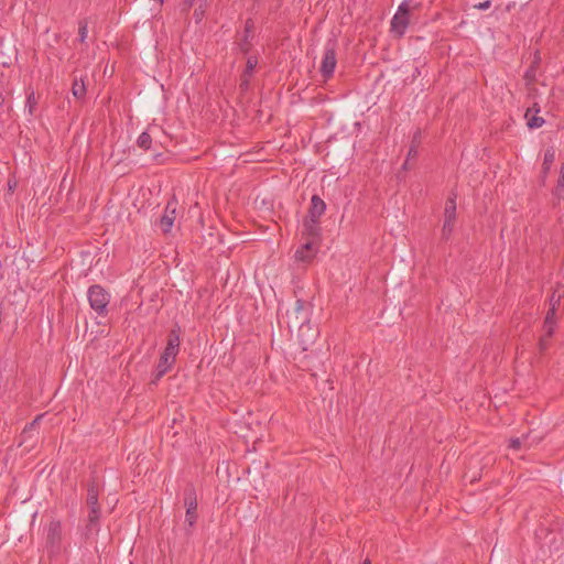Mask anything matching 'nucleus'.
Masks as SVG:
<instances>
[{
    "instance_id": "obj_1",
    "label": "nucleus",
    "mask_w": 564,
    "mask_h": 564,
    "mask_svg": "<svg viewBox=\"0 0 564 564\" xmlns=\"http://www.w3.org/2000/svg\"><path fill=\"white\" fill-rule=\"evenodd\" d=\"M99 497V486L96 482L95 478H93L87 484V497L86 505L89 509L87 524L85 528V534L88 536L89 534L98 533L99 531V521L101 517V509L98 502Z\"/></svg>"
},
{
    "instance_id": "obj_2",
    "label": "nucleus",
    "mask_w": 564,
    "mask_h": 564,
    "mask_svg": "<svg viewBox=\"0 0 564 564\" xmlns=\"http://www.w3.org/2000/svg\"><path fill=\"white\" fill-rule=\"evenodd\" d=\"M311 304L299 299L292 311L286 312V323L290 329L301 330L310 323Z\"/></svg>"
},
{
    "instance_id": "obj_3",
    "label": "nucleus",
    "mask_w": 564,
    "mask_h": 564,
    "mask_svg": "<svg viewBox=\"0 0 564 564\" xmlns=\"http://www.w3.org/2000/svg\"><path fill=\"white\" fill-rule=\"evenodd\" d=\"M88 302L99 316L108 314V305L110 303V294L99 284H93L87 291Z\"/></svg>"
},
{
    "instance_id": "obj_4",
    "label": "nucleus",
    "mask_w": 564,
    "mask_h": 564,
    "mask_svg": "<svg viewBox=\"0 0 564 564\" xmlns=\"http://www.w3.org/2000/svg\"><path fill=\"white\" fill-rule=\"evenodd\" d=\"M184 506L186 508L185 513V523L188 525L186 529L187 533H191V530L195 525L198 513H197V494L195 486L193 484H187L184 488Z\"/></svg>"
},
{
    "instance_id": "obj_5",
    "label": "nucleus",
    "mask_w": 564,
    "mask_h": 564,
    "mask_svg": "<svg viewBox=\"0 0 564 564\" xmlns=\"http://www.w3.org/2000/svg\"><path fill=\"white\" fill-rule=\"evenodd\" d=\"M337 41L336 39H329L325 45L324 56L321 64V73L325 79L333 76L337 65L336 57Z\"/></svg>"
},
{
    "instance_id": "obj_6",
    "label": "nucleus",
    "mask_w": 564,
    "mask_h": 564,
    "mask_svg": "<svg viewBox=\"0 0 564 564\" xmlns=\"http://www.w3.org/2000/svg\"><path fill=\"white\" fill-rule=\"evenodd\" d=\"M411 9L408 2H402L392 18L391 30L398 35H403L410 23Z\"/></svg>"
},
{
    "instance_id": "obj_7",
    "label": "nucleus",
    "mask_w": 564,
    "mask_h": 564,
    "mask_svg": "<svg viewBox=\"0 0 564 564\" xmlns=\"http://www.w3.org/2000/svg\"><path fill=\"white\" fill-rule=\"evenodd\" d=\"M176 205L177 202L175 199L169 200L163 215L159 219V226L163 234H169L172 229L176 218Z\"/></svg>"
},
{
    "instance_id": "obj_8",
    "label": "nucleus",
    "mask_w": 564,
    "mask_h": 564,
    "mask_svg": "<svg viewBox=\"0 0 564 564\" xmlns=\"http://www.w3.org/2000/svg\"><path fill=\"white\" fill-rule=\"evenodd\" d=\"M319 241L304 239L303 245L296 250L295 259L301 262H310L317 252Z\"/></svg>"
},
{
    "instance_id": "obj_9",
    "label": "nucleus",
    "mask_w": 564,
    "mask_h": 564,
    "mask_svg": "<svg viewBox=\"0 0 564 564\" xmlns=\"http://www.w3.org/2000/svg\"><path fill=\"white\" fill-rule=\"evenodd\" d=\"M181 345V327L178 324H175L173 328L170 330L167 335L166 346L163 351L165 355H174L177 356L180 351Z\"/></svg>"
},
{
    "instance_id": "obj_10",
    "label": "nucleus",
    "mask_w": 564,
    "mask_h": 564,
    "mask_svg": "<svg viewBox=\"0 0 564 564\" xmlns=\"http://www.w3.org/2000/svg\"><path fill=\"white\" fill-rule=\"evenodd\" d=\"M176 356L174 355H165V351H163L160 356L159 364L156 366V369L153 373V383H156L175 364Z\"/></svg>"
},
{
    "instance_id": "obj_11",
    "label": "nucleus",
    "mask_w": 564,
    "mask_h": 564,
    "mask_svg": "<svg viewBox=\"0 0 564 564\" xmlns=\"http://www.w3.org/2000/svg\"><path fill=\"white\" fill-rule=\"evenodd\" d=\"M319 224H321L319 220H315V219L311 220V218L304 217L302 238L321 241L322 228H321Z\"/></svg>"
},
{
    "instance_id": "obj_12",
    "label": "nucleus",
    "mask_w": 564,
    "mask_h": 564,
    "mask_svg": "<svg viewBox=\"0 0 564 564\" xmlns=\"http://www.w3.org/2000/svg\"><path fill=\"white\" fill-rule=\"evenodd\" d=\"M62 541V524L59 521H51L46 535V543L53 550H58Z\"/></svg>"
},
{
    "instance_id": "obj_13",
    "label": "nucleus",
    "mask_w": 564,
    "mask_h": 564,
    "mask_svg": "<svg viewBox=\"0 0 564 564\" xmlns=\"http://www.w3.org/2000/svg\"><path fill=\"white\" fill-rule=\"evenodd\" d=\"M325 202L318 195H313L311 198L307 215L305 217L311 218V220H319L321 216L325 213Z\"/></svg>"
},
{
    "instance_id": "obj_14",
    "label": "nucleus",
    "mask_w": 564,
    "mask_h": 564,
    "mask_svg": "<svg viewBox=\"0 0 564 564\" xmlns=\"http://www.w3.org/2000/svg\"><path fill=\"white\" fill-rule=\"evenodd\" d=\"M542 57L540 48H536L533 53V59L525 70L523 78L525 79L527 85H532L536 79V70L540 67Z\"/></svg>"
},
{
    "instance_id": "obj_15",
    "label": "nucleus",
    "mask_w": 564,
    "mask_h": 564,
    "mask_svg": "<svg viewBox=\"0 0 564 564\" xmlns=\"http://www.w3.org/2000/svg\"><path fill=\"white\" fill-rule=\"evenodd\" d=\"M420 145H421V130L419 129L414 132V134L412 137L411 144H410L408 155H406V160L402 166L403 170H408L410 161L416 159Z\"/></svg>"
},
{
    "instance_id": "obj_16",
    "label": "nucleus",
    "mask_w": 564,
    "mask_h": 564,
    "mask_svg": "<svg viewBox=\"0 0 564 564\" xmlns=\"http://www.w3.org/2000/svg\"><path fill=\"white\" fill-rule=\"evenodd\" d=\"M556 308L550 307L546 312L544 323H543V330L546 333V336L552 337L555 330V323H556Z\"/></svg>"
},
{
    "instance_id": "obj_17",
    "label": "nucleus",
    "mask_w": 564,
    "mask_h": 564,
    "mask_svg": "<svg viewBox=\"0 0 564 564\" xmlns=\"http://www.w3.org/2000/svg\"><path fill=\"white\" fill-rule=\"evenodd\" d=\"M259 63V53L251 54L247 57L246 67L242 72L243 83L247 82L248 78H252L254 68Z\"/></svg>"
},
{
    "instance_id": "obj_18",
    "label": "nucleus",
    "mask_w": 564,
    "mask_h": 564,
    "mask_svg": "<svg viewBox=\"0 0 564 564\" xmlns=\"http://www.w3.org/2000/svg\"><path fill=\"white\" fill-rule=\"evenodd\" d=\"M456 193H452L445 204L444 219L456 220Z\"/></svg>"
},
{
    "instance_id": "obj_19",
    "label": "nucleus",
    "mask_w": 564,
    "mask_h": 564,
    "mask_svg": "<svg viewBox=\"0 0 564 564\" xmlns=\"http://www.w3.org/2000/svg\"><path fill=\"white\" fill-rule=\"evenodd\" d=\"M86 86L84 83V79L80 77H74L73 85H72V93L73 96L77 99H82L86 96Z\"/></svg>"
},
{
    "instance_id": "obj_20",
    "label": "nucleus",
    "mask_w": 564,
    "mask_h": 564,
    "mask_svg": "<svg viewBox=\"0 0 564 564\" xmlns=\"http://www.w3.org/2000/svg\"><path fill=\"white\" fill-rule=\"evenodd\" d=\"M554 160H555V151L552 148H550L544 153V160H543V163H542V174H543V177H545L546 174L550 172L551 166H552Z\"/></svg>"
},
{
    "instance_id": "obj_21",
    "label": "nucleus",
    "mask_w": 564,
    "mask_h": 564,
    "mask_svg": "<svg viewBox=\"0 0 564 564\" xmlns=\"http://www.w3.org/2000/svg\"><path fill=\"white\" fill-rule=\"evenodd\" d=\"M564 194V162L561 165L560 169V176L557 180V185L555 189L553 191V195L556 196L558 199L563 197Z\"/></svg>"
},
{
    "instance_id": "obj_22",
    "label": "nucleus",
    "mask_w": 564,
    "mask_h": 564,
    "mask_svg": "<svg viewBox=\"0 0 564 564\" xmlns=\"http://www.w3.org/2000/svg\"><path fill=\"white\" fill-rule=\"evenodd\" d=\"M43 417V414H39L34 417V420L32 422H30L29 424L25 425V427L23 429L22 431V434L21 436L23 437V441L26 440V436L34 430L39 426L41 420Z\"/></svg>"
},
{
    "instance_id": "obj_23",
    "label": "nucleus",
    "mask_w": 564,
    "mask_h": 564,
    "mask_svg": "<svg viewBox=\"0 0 564 564\" xmlns=\"http://www.w3.org/2000/svg\"><path fill=\"white\" fill-rule=\"evenodd\" d=\"M236 44L239 52L248 56L251 55L252 43L249 41V37H242Z\"/></svg>"
},
{
    "instance_id": "obj_24",
    "label": "nucleus",
    "mask_w": 564,
    "mask_h": 564,
    "mask_svg": "<svg viewBox=\"0 0 564 564\" xmlns=\"http://www.w3.org/2000/svg\"><path fill=\"white\" fill-rule=\"evenodd\" d=\"M455 221L444 219L443 228H442V239L448 240L453 229H454Z\"/></svg>"
},
{
    "instance_id": "obj_25",
    "label": "nucleus",
    "mask_w": 564,
    "mask_h": 564,
    "mask_svg": "<svg viewBox=\"0 0 564 564\" xmlns=\"http://www.w3.org/2000/svg\"><path fill=\"white\" fill-rule=\"evenodd\" d=\"M137 143L141 149L148 150L151 147L152 138L148 132H142L139 135Z\"/></svg>"
},
{
    "instance_id": "obj_26",
    "label": "nucleus",
    "mask_w": 564,
    "mask_h": 564,
    "mask_svg": "<svg viewBox=\"0 0 564 564\" xmlns=\"http://www.w3.org/2000/svg\"><path fill=\"white\" fill-rule=\"evenodd\" d=\"M544 123L545 120L536 115H533L532 117H529V119H527V126L529 127V129L541 128Z\"/></svg>"
},
{
    "instance_id": "obj_27",
    "label": "nucleus",
    "mask_w": 564,
    "mask_h": 564,
    "mask_svg": "<svg viewBox=\"0 0 564 564\" xmlns=\"http://www.w3.org/2000/svg\"><path fill=\"white\" fill-rule=\"evenodd\" d=\"M551 339V337L546 336V333L544 332V334L540 337V340H539V350L541 354H543L547 347H549V340Z\"/></svg>"
},
{
    "instance_id": "obj_28",
    "label": "nucleus",
    "mask_w": 564,
    "mask_h": 564,
    "mask_svg": "<svg viewBox=\"0 0 564 564\" xmlns=\"http://www.w3.org/2000/svg\"><path fill=\"white\" fill-rule=\"evenodd\" d=\"M26 106L29 107V112L32 115L34 107L36 106V99L34 91L30 93L26 97Z\"/></svg>"
},
{
    "instance_id": "obj_29",
    "label": "nucleus",
    "mask_w": 564,
    "mask_h": 564,
    "mask_svg": "<svg viewBox=\"0 0 564 564\" xmlns=\"http://www.w3.org/2000/svg\"><path fill=\"white\" fill-rule=\"evenodd\" d=\"M561 299H562V294H556V292H553L550 297V307H553V305H554V308L557 310L561 305Z\"/></svg>"
},
{
    "instance_id": "obj_30",
    "label": "nucleus",
    "mask_w": 564,
    "mask_h": 564,
    "mask_svg": "<svg viewBox=\"0 0 564 564\" xmlns=\"http://www.w3.org/2000/svg\"><path fill=\"white\" fill-rule=\"evenodd\" d=\"M532 112H533L534 115H536V113H539V112H540V106H539V104H538V102H534L532 107H530V108H528V109H527V111H525V113H524V118H525V119H529V113H532Z\"/></svg>"
},
{
    "instance_id": "obj_31",
    "label": "nucleus",
    "mask_w": 564,
    "mask_h": 564,
    "mask_svg": "<svg viewBox=\"0 0 564 564\" xmlns=\"http://www.w3.org/2000/svg\"><path fill=\"white\" fill-rule=\"evenodd\" d=\"M87 32H88L87 22L85 20L79 21V24H78V35H87Z\"/></svg>"
},
{
    "instance_id": "obj_32",
    "label": "nucleus",
    "mask_w": 564,
    "mask_h": 564,
    "mask_svg": "<svg viewBox=\"0 0 564 564\" xmlns=\"http://www.w3.org/2000/svg\"><path fill=\"white\" fill-rule=\"evenodd\" d=\"M521 441L520 438L516 437V438H511L510 442H509V447L514 449V451H519L521 448Z\"/></svg>"
},
{
    "instance_id": "obj_33",
    "label": "nucleus",
    "mask_w": 564,
    "mask_h": 564,
    "mask_svg": "<svg viewBox=\"0 0 564 564\" xmlns=\"http://www.w3.org/2000/svg\"><path fill=\"white\" fill-rule=\"evenodd\" d=\"M491 6V1L490 0H485L482 2H479L477 4H475L474 7L478 10H487L489 9Z\"/></svg>"
},
{
    "instance_id": "obj_34",
    "label": "nucleus",
    "mask_w": 564,
    "mask_h": 564,
    "mask_svg": "<svg viewBox=\"0 0 564 564\" xmlns=\"http://www.w3.org/2000/svg\"><path fill=\"white\" fill-rule=\"evenodd\" d=\"M251 78H248L246 83H243V75H240V88L242 90H247L249 88Z\"/></svg>"
},
{
    "instance_id": "obj_35",
    "label": "nucleus",
    "mask_w": 564,
    "mask_h": 564,
    "mask_svg": "<svg viewBox=\"0 0 564 564\" xmlns=\"http://www.w3.org/2000/svg\"><path fill=\"white\" fill-rule=\"evenodd\" d=\"M194 2H195V0H184V6L186 8H191V7H193Z\"/></svg>"
},
{
    "instance_id": "obj_36",
    "label": "nucleus",
    "mask_w": 564,
    "mask_h": 564,
    "mask_svg": "<svg viewBox=\"0 0 564 564\" xmlns=\"http://www.w3.org/2000/svg\"><path fill=\"white\" fill-rule=\"evenodd\" d=\"M17 53H18V50L15 47H13L12 51L10 52V54H13L14 57L17 56Z\"/></svg>"
},
{
    "instance_id": "obj_37",
    "label": "nucleus",
    "mask_w": 564,
    "mask_h": 564,
    "mask_svg": "<svg viewBox=\"0 0 564 564\" xmlns=\"http://www.w3.org/2000/svg\"><path fill=\"white\" fill-rule=\"evenodd\" d=\"M194 14H195L196 17H198V15H200V14H204V11L198 12L197 10H195V11H194Z\"/></svg>"
},
{
    "instance_id": "obj_38",
    "label": "nucleus",
    "mask_w": 564,
    "mask_h": 564,
    "mask_svg": "<svg viewBox=\"0 0 564 564\" xmlns=\"http://www.w3.org/2000/svg\"><path fill=\"white\" fill-rule=\"evenodd\" d=\"M194 14H195L196 17H198V15H200V14H204V11L198 12L197 10H195V11H194Z\"/></svg>"
},
{
    "instance_id": "obj_39",
    "label": "nucleus",
    "mask_w": 564,
    "mask_h": 564,
    "mask_svg": "<svg viewBox=\"0 0 564 564\" xmlns=\"http://www.w3.org/2000/svg\"><path fill=\"white\" fill-rule=\"evenodd\" d=\"M194 14H195L196 17H198V15H200V14H204V11L198 12L197 10H195V11H194Z\"/></svg>"
},
{
    "instance_id": "obj_40",
    "label": "nucleus",
    "mask_w": 564,
    "mask_h": 564,
    "mask_svg": "<svg viewBox=\"0 0 564 564\" xmlns=\"http://www.w3.org/2000/svg\"><path fill=\"white\" fill-rule=\"evenodd\" d=\"M362 564H371V561L369 558H366Z\"/></svg>"
},
{
    "instance_id": "obj_41",
    "label": "nucleus",
    "mask_w": 564,
    "mask_h": 564,
    "mask_svg": "<svg viewBox=\"0 0 564 564\" xmlns=\"http://www.w3.org/2000/svg\"><path fill=\"white\" fill-rule=\"evenodd\" d=\"M247 31L250 29L249 22H246Z\"/></svg>"
},
{
    "instance_id": "obj_42",
    "label": "nucleus",
    "mask_w": 564,
    "mask_h": 564,
    "mask_svg": "<svg viewBox=\"0 0 564 564\" xmlns=\"http://www.w3.org/2000/svg\"><path fill=\"white\" fill-rule=\"evenodd\" d=\"M247 31L250 29L249 22H246Z\"/></svg>"
},
{
    "instance_id": "obj_43",
    "label": "nucleus",
    "mask_w": 564,
    "mask_h": 564,
    "mask_svg": "<svg viewBox=\"0 0 564 564\" xmlns=\"http://www.w3.org/2000/svg\"><path fill=\"white\" fill-rule=\"evenodd\" d=\"M3 43V37L0 36V46L2 45Z\"/></svg>"
}]
</instances>
